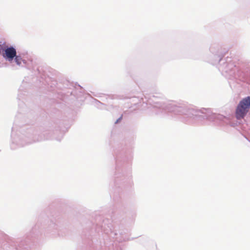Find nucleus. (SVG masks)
<instances>
[{"mask_svg":"<svg viewBox=\"0 0 250 250\" xmlns=\"http://www.w3.org/2000/svg\"><path fill=\"white\" fill-rule=\"evenodd\" d=\"M250 108V96L243 99L238 104L236 109V117L237 119L244 118Z\"/></svg>","mask_w":250,"mask_h":250,"instance_id":"nucleus-1","label":"nucleus"},{"mask_svg":"<svg viewBox=\"0 0 250 250\" xmlns=\"http://www.w3.org/2000/svg\"><path fill=\"white\" fill-rule=\"evenodd\" d=\"M3 57L9 61H12L17 54L16 50L12 46L7 47L3 49Z\"/></svg>","mask_w":250,"mask_h":250,"instance_id":"nucleus-2","label":"nucleus"},{"mask_svg":"<svg viewBox=\"0 0 250 250\" xmlns=\"http://www.w3.org/2000/svg\"><path fill=\"white\" fill-rule=\"evenodd\" d=\"M15 58V61L17 63L18 65H20L21 62V58L19 56H17L16 55V57H14Z\"/></svg>","mask_w":250,"mask_h":250,"instance_id":"nucleus-3","label":"nucleus"}]
</instances>
